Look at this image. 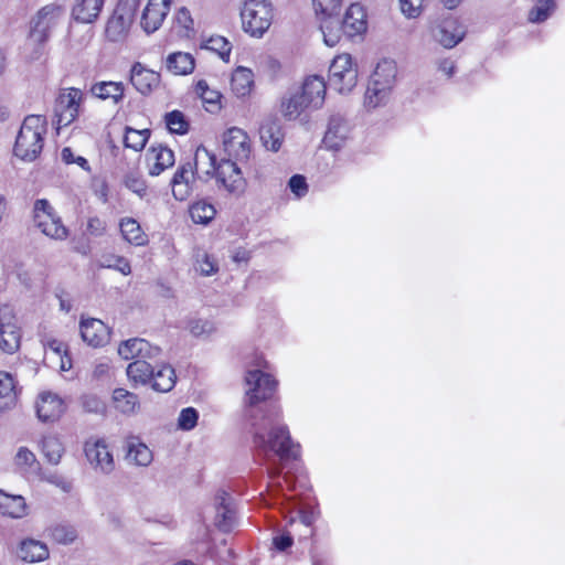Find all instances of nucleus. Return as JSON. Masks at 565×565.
Returning a JSON list of instances; mask_svg holds the SVG:
<instances>
[{"label":"nucleus","mask_w":565,"mask_h":565,"mask_svg":"<svg viewBox=\"0 0 565 565\" xmlns=\"http://www.w3.org/2000/svg\"><path fill=\"white\" fill-rule=\"evenodd\" d=\"M343 33L353 38L363 34L367 29V20L364 8L359 3H352L342 19Z\"/></svg>","instance_id":"obj_23"},{"label":"nucleus","mask_w":565,"mask_h":565,"mask_svg":"<svg viewBox=\"0 0 565 565\" xmlns=\"http://www.w3.org/2000/svg\"><path fill=\"white\" fill-rule=\"evenodd\" d=\"M166 67L173 75H188L194 71L195 60L190 53L173 52L167 56Z\"/></svg>","instance_id":"obj_37"},{"label":"nucleus","mask_w":565,"mask_h":565,"mask_svg":"<svg viewBox=\"0 0 565 565\" xmlns=\"http://www.w3.org/2000/svg\"><path fill=\"white\" fill-rule=\"evenodd\" d=\"M52 537L58 543L68 544L76 539V532L72 527L58 525L52 529Z\"/></svg>","instance_id":"obj_56"},{"label":"nucleus","mask_w":565,"mask_h":565,"mask_svg":"<svg viewBox=\"0 0 565 565\" xmlns=\"http://www.w3.org/2000/svg\"><path fill=\"white\" fill-rule=\"evenodd\" d=\"M317 14L335 15L338 14L342 0H312Z\"/></svg>","instance_id":"obj_53"},{"label":"nucleus","mask_w":565,"mask_h":565,"mask_svg":"<svg viewBox=\"0 0 565 565\" xmlns=\"http://www.w3.org/2000/svg\"><path fill=\"white\" fill-rule=\"evenodd\" d=\"M350 136V126L341 115H332L329 118L327 131L323 137V145L327 149H341Z\"/></svg>","instance_id":"obj_17"},{"label":"nucleus","mask_w":565,"mask_h":565,"mask_svg":"<svg viewBox=\"0 0 565 565\" xmlns=\"http://www.w3.org/2000/svg\"><path fill=\"white\" fill-rule=\"evenodd\" d=\"M288 186L297 198H302L308 192L306 178L300 174L292 175L288 182Z\"/></svg>","instance_id":"obj_58"},{"label":"nucleus","mask_w":565,"mask_h":565,"mask_svg":"<svg viewBox=\"0 0 565 565\" xmlns=\"http://www.w3.org/2000/svg\"><path fill=\"white\" fill-rule=\"evenodd\" d=\"M61 159L66 164H77L84 171L89 172L90 166L86 158L82 156H76L70 147H65L61 151Z\"/></svg>","instance_id":"obj_55"},{"label":"nucleus","mask_w":565,"mask_h":565,"mask_svg":"<svg viewBox=\"0 0 565 565\" xmlns=\"http://www.w3.org/2000/svg\"><path fill=\"white\" fill-rule=\"evenodd\" d=\"M216 214L215 207L206 202L199 201L192 204L190 207V215L194 223L196 224H207L210 223Z\"/></svg>","instance_id":"obj_47"},{"label":"nucleus","mask_w":565,"mask_h":565,"mask_svg":"<svg viewBox=\"0 0 565 565\" xmlns=\"http://www.w3.org/2000/svg\"><path fill=\"white\" fill-rule=\"evenodd\" d=\"M149 136L150 131L148 129L137 130L128 127L126 129L124 143L127 148L140 151L145 148Z\"/></svg>","instance_id":"obj_48"},{"label":"nucleus","mask_w":565,"mask_h":565,"mask_svg":"<svg viewBox=\"0 0 565 565\" xmlns=\"http://www.w3.org/2000/svg\"><path fill=\"white\" fill-rule=\"evenodd\" d=\"M19 388L12 374L0 371V413L10 411L18 403Z\"/></svg>","instance_id":"obj_29"},{"label":"nucleus","mask_w":565,"mask_h":565,"mask_svg":"<svg viewBox=\"0 0 565 565\" xmlns=\"http://www.w3.org/2000/svg\"><path fill=\"white\" fill-rule=\"evenodd\" d=\"M358 82V68L350 54L335 56L329 68V84L340 94L350 93Z\"/></svg>","instance_id":"obj_9"},{"label":"nucleus","mask_w":565,"mask_h":565,"mask_svg":"<svg viewBox=\"0 0 565 565\" xmlns=\"http://www.w3.org/2000/svg\"><path fill=\"white\" fill-rule=\"evenodd\" d=\"M242 25L246 33L262 38L274 19V8L268 0H245L241 10Z\"/></svg>","instance_id":"obj_5"},{"label":"nucleus","mask_w":565,"mask_h":565,"mask_svg":"<svg viewBox=\"0 0 565 565\" xmlns=\"http://www.w3.org/2000/svg\"><path fill=\"white\" fill-rule=\"evenodd\" d=\"M320 30L323 35L324 43L332 47L337 45L342 36V22L335 15H322Z\"/></svg>","instance_id":"obj_43"},{"label":"nucleus","mask_w":565,"mask_h":565,"mask_svg":"<svg viewBox=\"0 0 565 565\" xmlns=\"http://www.w3.org/2000/svg\"><path fill=\"white\" fill-rule=\"evenodd\" d=\"M151 361L149 359L136 360L128 364L126 373L132 386H145L151 383L153 370H156V365H152Z\"/></svg>","instance_id":"obj_31"},{"label":"nucleus","mask_w":565,"mask_h":565,"mask_svg":"<svg viewBox=\"0 0 565 565\" xmlns=\"http://www.w3.org/2000/svg\"><path fill=\"white\" fill-rule=\"evenodd\" d=\"M195 269L203 276H211L218 270V264L216 259L202 252L196 254Z\"/></svg>","instance_id":"obj_51"},{"label":"nucleus","mask_w":565,"mask_h":565,"mask_svg":"<svg viewBox=\"0 0 565 565\" xmlns=\"http://www.w3.org/2000/svg\"><path fill=\"white\" fill-rule=\"evenodd\" d=\"M104 3L105 0H74L71 17L76 22L92 24L98 19Z\"/></svg>","instance_id":"obj_25"},{"label":"nucleus","mask_w":565,"mask_h":565,"mask_svg":"<svg viewBox=\"0 0 565 565\" xmlns=\"http://www.w3.org/2000/svg\"><path fill=\"white\" fill-rule=\"evenodd\" d=\"M111 403L117 412L127 416L135 415L140 409L138 395L122 387L113 391Z\"/></svg>","instance_id":"obj_30"},{"label":"nucleus","mask_w":565,"mask_h":565,"mask_svg":"<svg viewBox=\"0 0 565 565\" xmlns=\"http://www.w3.org/2000/svg\"><path fill=\"white\" fill-rule=\"evenodd\" d=\"M214 178L230 193L238 195L245 190L246 181L243 173L236 162L231 159H222L218 162Z\"/></svg>","instance_id":"obj_14"},{"label":"nucleus","mask_w":565,"mask_h":565,"mask_svg":"<svg viewBox=\"0 0 565 565\" xmlns=\"http://www.w3.org/2000/svg\"><path fill=\"white\" fill-rule=\"evenodd\" d=\"M172 0H149L141 15V28L147 33L157 31L170 11Z\"/></svg>","instance_id":"obj_16"},{"label":"nucleus","mask_w":565,"mask_h":565,"mask_svg":"<svg viewBox=\"0 0 565 565\" xmlns=\"http://www.w3.org/2000/svg\"><path fill=\"white\" fill-rule=\"evenodd\" d=\"M160 74L143 67L140 63H136L131 68L130 82L134 87L142 95L150 94L160 85Z\"/></svg>","instance_id":"obj_24"},{"label":"nucleus","mask_w":565,"mask_h":565,"mask_svg":"<svg viewBox=\"0 0 565 565\" xmlns=\"http://www.w3.org/2000/svg\"><path fill=\"white\" fill-rule=\"evenodd\" d=\"M89 90L93 96L103 100H111L114 104L120 103L125 96V86L121 82H97L92 85Z\"/></svg>","instance_id":"obj_33"},{"label":"nucleus","mask_w":565,"mask_h":565,"mask_svg":"<svg viewBox=\"0 0 565 565\" xmlns=\"http://www.w3.org/2000/svg\"><path fill=\"white\" fill-rule=\"evenodd\" d=\"M84 452L90 467L99 473L109 475L115 470L114 455L104 438H89Z\"/></svg>","instance_id":"obj_11"},{"label":"nucleus","mask_w":565,"mask_h":565,"mask_svg":"<svg viewBox=\"0 0 565 565\" xmlns=\"http://www.w3.org/2000/svg\"><path fill=\"white\" fill-rule=\"evenodd\" d=\"M194 173L199 180L209 181L212 179L217 169L216 157L205 147L196 148L192 161Z\"/></svg>","instance_id":"obj_26"},{"label":"nucleus","mask_w":565,"mask_h":565,"mask_svg":"<svg viewBox=\"0 0 565 565\" xmlns=\"http://www.w3.org/2000/svg\"><path fill=\"white\" fill-rule=\"evenodd\" d=\"M177 22L186 30L192 29L193 20L186 8H180L175 15Z\"/></svg>","instance_id":"obj_62"},{"label":"nucleus","mask_w":565,"mask_h":565,"mask_svg":"<svg viewBox=\"0 0 565 565\" xmlns=\"http://www.w3.org/2000/svg\"><path fill=\"white\" fill-rule=\"evenodd\" d=\"M33 221L35 226L52 239L65 241L70 235V231L63 224L61 216L45 199H39L34 202Z\"/></svg>","instance_id":"obj_6"},{"label":"nucleus","mask_w":565,"mask_h":565,"mask_svg":"<svg viewBox=\"0 0 565 565\" xmlns=\"http://www.w3.org/2000/svg\"><path fill=\"white\" fill-rule=\"evenodd\" d=\"M223 148L227 159L245 161L252 152L250 140L247 134L237 127L227 129L223 135Z\"/></svg>","instance_id":"obj_13"},{"label":"nucleus","mask_w":565,"mask_h":565,"mask_svg":"<svg viewBox=\"0 0 565 565\" xmlns=\"http://www.w3.org/2000/svg\"><path fill=\"white\" fill-rule=\"evenodd\" d=\"M41 343L45 350V359L52 362L54 359H57L58 366L62 371L71 369L72 362L65 343L50 334L42 335Z\"/></svg>","instance_id":"obj_27"},{"label":"nucleus","mask_w":565,"mask_h":565,"mask_svg":"<svg viewBox=\"0 0 565 565\" xmlns=\"http://www.w3.org/2000/svg\"><path fill=\"white\" fill-rule=\"evenodd\" d=\"M235 523V511L232 507L230 495L222 491L216 497V515L215 524L222 531H230Z\"/></svg>","instance_id":"obj_32"},{"label":"nucleus","mask_w":565,"mask_h":565,"mask_svg":"<svg viewBox=\"0 0 565 565\" xmlns=\"http://www.w3.org/2000/svg\"><path fill=\"white\" fill-rule=\"evenodd\" d=\"M110 363L108 361H99L95 364L93 370V377L100 380L109 376L110 374Z\"/></svg>","instance_id":"obj_63"},{"label":"nucleus","mask_w":565,"mask_h":565,"mask_svg":"<svg viewBox=\"0 0 565 565\" xmlns=\"http://www.w3.org/2000/svg\"><path fill=\"white\" fill-rule=\"evenodd\" d=\"M257 369L248 370L245 375L244 416L250 426L257 456L267 468L270 491L297 489L291 472L281 476L282 463L297 460L300 445L292 441L288 427L280 422V411H267L263 402L269 399L277 387V381L262 369L267 362L259 359Z\"/></svg>","instance_id":"obj_1"},{"label":"nucleus","mask_w":565,"mask_h":565,"mask_svg":"<svg viewBox=\"0 0 565 565\" xmlns=\"http://www.w3.org/2000/svg\"><path fill=\"white\" fill-rule=\"evenodd\" d=\"M65 8L58 3H50L40 9L32 20L29 40L35 44H44L52 31L62 23Z\"/></svg>","instance_id":"obj_8"},{"label":"nucleus","mask_w":565,"mask_h":565,"mask_svg":"<svg viewBox=\"0 0 565 565\" xmlns=\"http://www.w3.org/2000/svg\"><path fill=\"white\" fill-rule=\"evenodd\" d=\"M292 542H294L292 536L288 533L278 535V536L274 537V540H273V544H274L275 548L278 551H281V552L289 548L292 545Z\"/></svg>","instance_id":"obj_64"},{"label":"nucleus","mask_w":565,"mask_h":565,"mask_svg":"<svg viewBox=\"0 0 565 565\" xmlns=\"http://www.w3.org/2000/svg\"><path fill=\"white\" fill-rule=\"evenodd\" d=\"M86 231L92 236H102L106 232V223L97 216L89 217L87 221Z\"/></svg>","instance_id":"obj_60"},{"label":"nucleus","mask_w":565,"mask_h":565,"mask_svg":"<svg viewBox=\"0 0 565 565\" xmlns=\"http://www.w3.org/2000/svg\"><path fill=\"white\" fill-rule=\"evenodd\" d=\"M83 407L89 413H103L105 411L104 402L96 395H85L82 401Z\"/></svg>","instance_id":"obj_59"},{"label":"nucleus","mask_w":565,"mask_h":565,"mask_svg":"<svg viewBox=\"0 0 565 565\" xmlns=\"http://www.w3.org/2000/svg\"><path fill=\"white\" fill-rule=\"evenodd\" d=\"M119 228L122 238L131 245L145 246L148 244V235L141 228L139 222L132 217L120 220Z\"/></svg>","instance_id":"obj_36"},{"label":"nucleus","mask_w":565,"mask_h":565,"mask_svg":"<svg viewBox=\"0 0 565 565\" xmlns=\"http://www.w3.org/2000/svg\"><path fill=\"white\" fill-rule=\"evenodd\" d=\"M194 93L199 96L203 104L206 105L209 111H215L220 109V102L222 94L209 86L205 79H199L194 85Z\"/></svg>","instance_id":"obj_44"},{"label":"nucleus","mask_w":565,"mask_h":565,"mask_svg":"<svg viewBox=\"0 0 565 565\" xmlns=\"http://www.w3.org/2000/svg\"><path fill=\"white\" fill-rule=\"evenodd\" d=\"M41 479L55 486L63 492H70L72 489V483L57 472H44L41 475Z\"/></svg>","instance_id":"obj_57"},{"label":"nucleus","mask_w":565,"mask_h":565,"mask_svg":"<svg viewBox=\"0 0 565 565\" xmlns=\"http://www.w3.org/2000/svg\"><path fill=\"white\" fill-rule=\"evenodd\" d=\"M141 0H119L106 23L105 33L109 41L120 42L129 33Z\"/></svg>","instance_id":"obj_7"},{"label":"nucleus","mask_w":565,"mask_h":565,"mask_svg":"<svg viewBox=\"0 0 565 565\" xmlns=\"http://www.w3.org/2000/svg\"><path fill=\"white\" fill-rule=\"evenodd\" d=\"M327 85L323 77L310 75L298 87L289 89L280 100V113L286 120H306L320 109L326 99Z\"/></svg>","instance_id":"obj_2"},{"label":"nucleus","mask_w":565,"mask_h":565,"mask_svg":"<svg viewBox=\"0 0 565 565\" xmlns=\"http://www.w3.org/2000/svg\"><path fill=\"white\" fill-rule=\"evenodd\" d=\"M118 354L125 360H156L161 355V349L145 339L134 338L119 344Z\"/></svg>","instance_id":"obj_15"},{"label":"nucleus","mask_w":565,"mask_h":565,"mask_svg":"<svg viewBox=\"0 0 565 565\" xmlns=\"http://www.w3.org/2000/svg\"><path fill=\"white\" fill-rule=\"evenodd\" d=\"M47 121L42 115H29L24 118L13 147L15 157L32 162L42 152Z\"/></svg>","instance_id":"obj_3"},{"label":"nucleus","mask_w":565,"mask_h":565,"mask_svg":"<svg viewBox=\"0 0 565 565\" xmlns=\"http://www.w3.org/2000/svg\"><path fill=\"white\" fill-rule=\"evenodd\" d=\"M124 184L131 192L143 199L148 193V185L139 171H129L124 177Z\"/></svg>","instance_id":"obj_49"},{"label":"nucleus","mask_w":565,"mask_h":565,"mask_svg":"<svg viewBox=\"0 0 565 565\" xmlns=\"http://www.w3.org/2000/svg\"><path fill=\"white\" fill-rule=\"evenodd\" d=\"M198 419L199 412L194 407L183 408L178 417V427L185 431L192 430L196 426Z\"/></svg>","instance_id":"obj_52"},{"label":"nucleus","mask_w":565,"mask_h":565,"mask_svg":"<svg viewBox=\"0 0 565 565\" xmlns=\"http://www.w3.org/2000/svg\"><path fill=\"white\" fill-rule=\"evenodd\" d=\"M402 13L408 19H415L423 12L424 0H399Z\"/></svg>","instance_id":"obj_54"},{"label":"nucleus","mask_w":565,"mask_h":565,"mask_svg":"<svg viewBox=\"0 0 565 565\" xmlns=\"http://www.w3.org/2000/svg\"><path fill=\"white\" fill-rule=\"evenodd\" d=\"M13 465L17 470L23 475H30L40 471V462L35 454L28 447L21 446L17 449L13 457Z\"/></svg>","instance_id":"obj_42"},{"label":"nucleus","mask_w":565,"mask_h":565,"mask_svg":"<svg viewBox=\"0 0 565 565\" xmlns=\"http://www.w3.org/2000/svg\"><path fill=\"white\" fill-rule=\"evenodd\" d=\"M434 39L446 49H452L465 36V29L455 18L444 19L433 30Z\"/></svg>","instance_id":"obj_18"},{"label":"nucleus","mask_w":565,"mask_h":565,"mask_svg":"<svg viewBox=\"0 0 565 565\" xmlns=\"http://www.w3.org/2000/svg\"><path fill=\"white\" fill-rule=\"evenodd\" d=\"M175 162L174 153L166 146H151L147 152L148 172L151 177L160 175Z\"/></svg>","instance_id":"obj_22"},{"label":"nucleus","mask_w":565,"mask_h":565,"mask_svg":"<svg viewBox=\"0 0 565 565\" xmlns=\"http://www.w3.org/2000/svg\"><path fill=\"white\" fill-rule=\"evenodd\" d=\"M82 98L83 94L78 88H65L60 92L54 105V117L57 129L67 127L76 119Z\"/></svg>","instance_id":"obj_10"},{"label":"nucleus","mask_w":565,"mask_h":565,"mask_svg":"<svg viewBox=\"0 0 565 565\" xmlns=\"http://www.w3.org/2000/svg\"><path fill=\"white\" fill-rule=\"evenodd\" d=\"M555 10V0H535L533 7L527 13V20L531 23H542L546 21Z\"/></svg>","instance_id":"obj_45"},{"label":"nucleus","mask_w":565,"mask_h":565,"mask_svg":"<svg viewBox=\"0 0 565 565\" xmlns=\"http://www.w3.org/2000/svg\"><path fill=\"white\" fill-rule=\"evenodd\" d=\"M195 179L198 177L194 173L192 161L180 164L171 180L173 196L179 201L186 200Z\"/></svg>","instance_id":"obj_20"},{"label":"nucleus","mask_w":565,"mask_h":565,"mask_svg":"<svg viewBox=\"0 0 565 565\" xmlns=\"http://www.w3.org/2000/svg\"><path fill=\"white\" fill-rule=\"evenodd\" d=\"M397 74V65L393 60L384 58L377 63L365 92V104L375 108L388 97Z\"/></svg>","instance_id":"obj_4"},{"label":"nucleus","mask_w":565,"mask_h":565,"mask_svg":"<svg viewBox=\"0 0 565 565\" xmlns=\"http://www.w3.org/2000/svg\"><path fill=\"white\" fill-rule=\"evenodd\" d=\"M127 460L137 466L147 467L152 462L153 456L149 447L137 437L127 440Z\"/></svg>","instance_id":"obj_35"},{"label":"nucleus","mask_w":565,"mask_h":565,"mask_svg":"<svg viewBox=\"0 0 565 565\" xmlns=\"http://www.w3.org/2000/svg\"><path fill=\"white\" fill-rule=\"evenodd\" d=\"M254 85L253 72L243 66H238L232 74L231 87L234 94L238 97L248 95Z\"/></svg>","instance_id":"obj_41"},{"label":"nucleus","mask_w":565,"mask_h":565,"mask_svg":"<svg viewBox=\"0 0 565 565\" xmlns=\"http://www.w3.org/2000/svg\"><path fill=\"white\" fill-rule=\"evenodd\" d=\"M175 380L177 376L172 366L168 364L156 365L151 379V387L157 392L166 393L174 387Z\"/></svg>","instance_id":"obj_40"},{"label":"nucleus","mask_w":565,"mask_h":565,"mask_svg":"<svg viewBox=\"0 0 565 565\" xmlns=\"http://www.w3.org/2000/svg\"><path fill=\"white\" fill-rule=\"evenodd\" d=\"M35 407L39 419L44 423L57 420L65 411L62 398L51 392L40 394Z\"/></svg>","instance_id":"obj_21"},{"label":"nucleus","mask_w":565,"mask_h":565,"mask_svg":"<svg viewBox=\"0 0 565 565\" xmlns=\"http://www.w3.org/2000/svg\"><path fill=\"white\" fill-rule=\"evenodd\" d=\"M18 556L29 563L41 562L49 556V550L45 544L35 540H24L21 542Z\"/></svg>","instance_id":"obj_39"},{"label":"nucleus","mask_w":565,"mask_h":565,"mask_svg":"<svg viewBox=\"0 0 565 565\" xmlns=\"http://www.w3.org/2000/svg\"><path fill=\"white\" fill-rule=\"evenodd\" d=\"M260 140L267 150L277 152L284 141V131L277 119H266L259 129Z\"/></svg>","instance_id":"obj_28"},{"label":"nucleus","mask_w":565,"mask_h":565,"mask_svg":"<svg viewBox=\"0 0 565 565\" xmlns=\"http://www.w3.org/2000/svg\"><path fill=\"white\" fill-rule=\"evenodd\" d=\"M39 448L47 462L55 466L61 462L65 452L61 438L52 434L42 437L39 441Z\"/></svg>","instance_id":"obj_38"},{"label":"nucleus","mask_w":565,"mask_h":565,"mask_svg":"<svg viewBox=\"0 0 565 565\" xmlns=\"http://www.w3.org/2000/svg\"><path fill=\"white\" fill-rule=\"evenodd\" d=\"M201 47L216 53L224 62L230 61L232 45L224 36L212 35L203 40Z\"/></svg>","instance_id":"obj_46"},{"label":"nucleus","mask_w":565,"mask_h":565,"mask_svg":"<svg viewBox=\"0 0 565 565\" xmlns=\"http://www.w3.org/2000/svg\"><path fill=\"white\" fill-rule=\"evenodd\" d=\"M21 332L17 319L9 306L0 308V348L12 354L20 348Z\"/></svg>","instance_id":"obj_12"},{"label":"nucleus","mask_w":565,"mask_h":565,"mask_svg":"<svg viewBox=\"0 0 565 565\" xmlns=\"http://www.w3.org/2000/svg\"><path fill=\"white\" fill-rule=\"evenodd\" d=\"M167 128L172 134L184 135L189 130V122L180 110H172L164 116Z\"/></svg>","instance_id":"obj_50"},{"label":"nucleus","mask_w":565,"mask_h":565,"mask_svg":"<svg viewBox=\"0 0 565 565\" xmlns=\"http://www.w3.org/2000/svg\"><path fill=\"white\" fill-rule=\"evenodd\" d=\"M0 513L13 519L23 518L28 513L24 498L9 494L0 489Z\"/></svg>","instance_id":"obj_34"},{"label":"nucleus","mask_w":565,"mask_h":565,"mask_svg":"<svg viewBox=\"0 0 565 565\" xmlns=\"http://www.w3.org/2000/svg\"><path fill=\"white\" fill-rule=\"evenodd\" d=\"M79 330L83 341L93 348L103 347L109 341V328L99 319H82Z\"/></svg>","instance_id":"obj_19"},{"label":"nucleus","mask_w":565,"mask_h":565,"mask_svg":"<svg viewBox=\"0 0 565 565\" xmlns=\"http://www.w3.org/2000/svg\"><path fill=\"white\" fill-rule=\"evenodd\" d=\"M114 260L115 263L113 264L110 259H106L105 263H103V266L107 268H115L126 276L131 273L130 264L125 257L116 256L114 257Z\"/></svg>","instance_id":"obj_61"}]
</instances>
